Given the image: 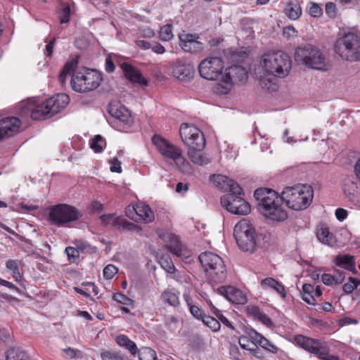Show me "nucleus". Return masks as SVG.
I'll list each match as a JSON object with an SVG mask.
<instances>
[{"mask_svg":"<svg viewBox=\"0 0 360 360\" xmlns=\"http://www.w3.org/2000/svg\"><path fill=\"white\" fill-rule=\"evenodd\" d=\"M218 292L233 304H244L247 302L246 295L239 289L232 286H221Z\"/></svg>","mask_w":360,"mask_h":360,"instance_id":"nucleus-19","label":"nucleus"},{"mask_svg":"<svg viewBox=\"0 0 360 360\" xmlns=\"http://www.w3.org/2000/svg\"><path fill=\"white\" fill-rule=\"evenodd\" d=\"M109 162L110 164V169L112 172H122L121 162L117 160V158H114L113 159L110 160Z\"/></svg>","mask_w":360,"mask_h":360,"instance_id":"nucleus-52","label":"nucleus"},{"mask_svg":"<svg viewBox=\"0 0 360 360\" xmlns=\"http://www.w3.org/2000/svg\"><path fill=\"white\" fill-rule=\"evenodd\" d=\"M343 191L345 195L352 201H356V205L360 206V192L356 183L347 181L344 184Z\"/></svg>","mask_w":360,"mask_h":360,"instance_id":"nucleus-28","label":"nucleus"},{"mask_svg":"<svg viewBox=\"0 0 360 360\" xmlns=\"http://www.w3.org/2000/svg\"><path fill=\"white\" fill-rule=\"evenodd\" d=\"M71 14L70 6L67 4H61L60 9L58 13L60 23H68L70 20Z\"/></svg>","mask_w":360,"mask_h":360,"instance_id":"nucleus-39","label":"nucleus"},{"mask_svg":"<svg viewBox=\"0 0 360 360\" xmlns=\"http://www.w3.org/2000/svg\"><path fill=\"white\" fill-rule=\"evenodd\" d=\"M316 236L318 240L323 244L328 246H333L336 243L335 236L329 231L326 225H321L317 229Z\"/></svg>","mask_w":360,"mask_h":360,"instance_id":"nucleus-26","label":"nucleus"},{"mask_svg":"<svg viewBox=\"0 0 360 360\" xmlns=\"http://www.w3.org/2000/svg\"><path fill=\"white\" fill-rule=\"evenodd\" d=\"M201 150L202 149L188 148L187 155L193 163L202 166L207 165L210 160L201 153Z\"/></svg>","mask_w":360,"mask_h":360,"instance_id":"nucleus-31","label":"nucleus"},{"mask_svg":"<svg viewBox=\"0 0 360 360\" xmlns=\"http://www.w3.org/2000/svg\"><path fill=\"white\" fill-rule=\"evenodd\" d=\"M212 181L221 189L229 192L221 197V205L231 213L238 215H246L250 212V205L240 195L243 190L233 179L226 176L213 175Z\"/></svg>","mask_w":360,"mask_h":360,"instance_id":"nucleus-2","label":"nucleus"},{"mask_svg":"<svg viewBox=\"0 0 360 360\" xmlns=\"http://www.w3.org/2000/svg\"><path fill=\"white\" fill-rule=\"evenodd\" d=\"M159 264L169 274L175 272V266L171 258L166 255H162L159 258Z\"/></svg>","mask_w":360,"mask_h":360,"instance_id":"nucleus-38","label":"nucleus"},{"mask_svg":"<svg viewBox=\"0 0 360 360\" xmlns=\"http://www.w3.org/2000/svg\"><path fill=\"white\" fill-rule=\"evenodd\" d=\"M259 319L266 326H269L272 325V321L271 319L266 316L265 314L260 313L259 314Z\"/></svg>","mask_w":360,"mask_h":360,"instance_id":"nucleus-64","label":"nucleus"},{"mask_svg":"<svg viewBox=\"0 0 360 360\" xmlns=\"http://www.w3.org/2000/svg\"><path fill=\"white\" fill-rule=\"evenodd\" d=\"M65 253L70 262H75L76 259L79 256V252L77 249L73 247H67L65 250Z\"/></svg>","mask_w":360,"mask_h":360,"instance_id":"nucleus-47","label":"nucleus"},{"mask_svg":"<svg viewBox=\"0 0 360 360\" xmlns=\"http://www.w3.org/2000/svg\"><path fill=\"white\" fill-rule=\"evenodd\" d=\"M117 272V269L112 264L107 265L103 269V276L107 279L112 278Z\"/></svg>","mask_w":360,"mask_h":360,"instance_id":"nucleus-51","label":"nucleus"},{"mask_svg":"<svg viewBox=\"0 0 360 360\" xmlns=\"http://www.w3.org/2000/svg\"><path fill=\"white\" fill-rule=\"evenodd\" d=\"M172 75L182 82L189 81L193 76L194 68L185 60H178L172 65Z\"/></svg>","mask_w":360,"mask_h":360,"instance_id":"nucleus-16","label":"nucleus"},{"mask_svg":"<svg viewBox=\"0 0 360 360\" xmlns=\"http://www.w3.org/2000/svg\"><path fill=\"white\" fill-rule=\"evenodd\" d=\"M347 211L343 208H338L335 210V217L340 221H342L347 217Z\"/></svg>","mask_w":360,"mask_h":360,"instance_id":"nucleus-57","label":"nucleus"},{"mask_svg":"<svg viewBox=\"0 0 360 360\" xmlns=\"http://www.w3.org/2000/svg\"><path fill=\"white\" fill-rule=\"evenodd\" d=\"M20 261L18 259H8L6 262V269L8 271L12 277L16 281H20L22 278V275L20 273L19 265Z\"/></svg>","mask_w":360,"mask_h":360,"instance_id":"nucleus-32","label":"nucleus"},{"mask_svg":"<svg viewBox=\"0 0 360 360\" xmlns=\"http://www.w3.org/2000/svg\"><path fill=\"white\" fill-rule=\"evenodd\" d=\"M285 14L290 20H297L302 15V8L297 0H289L286 4Z\"/></svg>","mask_w":360,"mask_h":360,"instance_id":"nucleus-27","label":"nucleus"},{"mask_svg":"<svg viewBox=\"0 0 360 360\" xmlns=\"http://www.w3.org/2000/svg\"><path fill=\"white\" fill-rule=\"evenodd\" d=\"M198 259L210 282L222 283L226 278V269L223 259L211 252H202Z\"/></svg>","mask_w":360,"mask_h":360,"instance_id":"nucleus-5","label":"nucleus"},{"mask_svg":"<svg viewBox=\"0 0 360 360\" xmlns=\"http://www.w3.org/2000/svg\"><path fill=\"white\" fill-rule=\"evenodd\" d=\"M122 70L124 73V76L131 82L141 85H148L147 80L142 76L141 73L127 63L121 65Z\"/></svg>","mask_w":360,"mask_h":360,"instance_id":"nucleus-22","label":"nucleus"},{"mask_svg":"<svg viewBox=\"0 0 360 360\" xmlns=\"http://www.w3.org/2000/svg\"><path fill=\"white\" fill-rule=\"evenodd\" d=\"M271 80L270 79L262 77L259 79V84L264 89L269 91L271 89Z\"/></svg>","mask_w":360,"mask_h":360,"instance_id":"nucleus-59","label":"nucleus"},{"mask_svg":"<svg viewBox=\"0 0 360 360\" xmlns=\"http://www.w3.org/2000/svg\"><path fill=\"white\" fill-rule=\"evenodd\" d=\"M294 342L301 348L314 354L323 356L327 352V344L320 340L311 338L302 335L294 337Z\"/></svg>","mask_w":360,"mask_h":360,"instance_id":"nucleus-14","label":"nucleus"},{"mask_svg":"<svg viewBox=\"0 0 360 360\" xmlns=\"http://www.w3.org/2000/svg\"><path fill=\"white\" fill-rule=\"evenodd\" d=\"M248 335L250 338L255 340L259 346H261L264 349L271 352V353H277L278 348L269 340L264 338L262 335L257 333L255 330H251L248 332Z\"/></svg>","mask_w":360,"mask_h":360,"instance_id":"nucleus-25","label":"nucleus"},{"mask_svg":"<svg viewBox=\"0 0 360 360\" xmlns=\"http://www.w3.org/2000/svg\"><path fill=\"white\" fill-rule=\"evenodd\" d=\"M113 300L118 303L124 305H129L132 302V300L122 293H115L112 297Z\"/></svg>","mask_w":360,"mask_h":360,"instance_id":"nucleus-48","label":"nucleus"},{"mask_svg":"<svg viewBox=\"0 0 360 360\" xmlns=\"http://www.w3.org/2000/svg\"><path fill=\"white\" fill-rule=\"evenodd\" d=\"M337 266L356 273L355 262L354 257L349 255H338L335 261Z\"/></svg>","mask_w":360,"mask_h":360,"instance_id":"nucleus-30","label":"nucleus"},{"mask_svg":"<svg viewBox=\"0 0 360 360\" xmlns=\"http://www.w3.org/2000/svg\"><path fill=\"white\" fill-rule=\"evenodd\" d=\"M120 226H122L124 229L129 231H136L139 230V226L134 223L127 221L125 219L122 217H117L114 219L112 226L119 228Z\"/></svg>","mask_w":360,"mask_h":360,"instance_id":"nucleus-36","label":"nucleus"},{"mask_svg":"<svg viewBox=\"0 0 360 360\" xmlns=\"http://www.w3.org/2000/svg\"><path fill=\"white\" fill-rule=\"evenodd\" d=\"M202 322L213 332H217L221 328L219 321L210 316L206 315L205 317H203Z\"/></svg>","mask_w":360,"mask_h":360,"instance_id":"nucleus-42","label":"nucleus"},{"mask_svg":"<svg viewBox=\"0 0 360 360\" xmlns=\"http://www.w3.org/2000/svg\"><path fill=\"white\" fill-rule=\"evenodd\" d=\"M162 300L173 307H177L179 304V295L172 290H165L161 295Z\"/></svg>","mask_w":360,"mask_h":360,"instance_id":"nucleus-35","label":"nucleus"},{"mask_svg":"<svg viewBox=\"0 0 360 360\" xmlns=\"http://www.w3.org/2000/svg\"><path fill=\"white\" fill-rule=\"evenodd\" d=\"M224 68V61L219 57L207 58L198 65L200 76L207 80H217L221 76Z\"/></svg>","mask_w":360,"mask_h":360,"instance_id":"nucleus-13","label":"nucleus"},{"mask_svg":"<svg viewBox=\"0 0 360 360\" xmlns=\"http://www.w3.org/2000/svg\"><path fill=\"white\" fill-rule=\"evenodd\" d=\"M295 59L298 63L312 69H326L324 55L319 49L310 44L297 47L295 51Z\"/></svg>","mask_w":360,"mask_h":360,"instance_id":"nucleus-7","label":"nucleus"},{"mask_svg":"<svg viewBox=\"0 0 360 360\" xmlns=\"http://www.w3.org/2000/svg\"><path fill=\"white\" fill-rule=\"evenodd\" d=\"M252 342H255V341L250 339L249 335L248 337L243 335L239 338V345L244 349L249 351L252 347Z\"/></svg>","mask_w":360,"mask_h":360,"instance_id":"nucleus-50","label":"nucleus"},{"mask_svg":"<svg viewBox=\"0 0 360 360\" xmlns=\"http://www.w3.org/2000/svg\"><path fill=\"white\" fill-rule=\"evenodd\" d=\"M302 300L309 304L315 305L316 300L312 294L302 293Z\"/></svg>","mask_w":360,"mask_h":360,"instance_id":"nucleus-58","label":"nucleus"},{"mask_svg":"<svg viewBox=\"0 0 360 360\" xmlns=\"http://www.w3.org/2000/svg\"><path fill=\"white\" fill-rule=\"evenodd\" d=\"M152 142L162 156L173 160L179 168L188 165V162L182 156L181 149L179 147L157 134L153 136Z\"/></svg>","mask_w":360,"mask_h":360,"instance_id":"nucleus-11","label":"nucleus"},{"mask_svg":"<svg viewBox=\"0 0 360 360\" xmlns=\"http://www.w3.org/2000/svg\"><path fill=\"white\" fill-rule=\"evenodd\" d=\"M6 360H30L25 350L13 347L7 352Z\"/></svg>","mask_w":360,"mask_h":360,"instance_id":"nucleus-34","label":"nucleus"},{"mask_svg":"<svg viewBox=\"0 0 360 360\" xmlns=\"http://www.w3.org/2000/svg\"><path fill=\"white\" fill-rule=\"evenodd\" d=\"M261 286L264 289H266L267 288L274 289L281 296L282 298H285L286 296L284 285L273 278L269 277L262 280Z\"/></svg>","mask_w":360,"mask_h":360,"instance_id":"nucleus-29","label":"nucleus"},{"mask_svg":"<svg viewBox=\"0 0 360 360\" xmlns=\"http://www.w3.org/2000/svg\"><path fill=\"white\" fill-rule=\"evenodd\" d=\"M179 134L184 143L188 148L203 149L205 146V139L203 134L195 126L191 124L183 123L179 129Z\"/></svg>","mask_w":360,"mask_h":360,"instance_id":"nucleus-12","label":"nucleus"},{"mask_svg":"<svg viewBox=\"0 0 360 360\" xmlns=\"http://www.w3.org/2000/svg\"><path fill=\"white\" fill-rule=\"evenodd\" d=\"M325 10H326V14L329 17H330V18L335 17V15L337 14V8H336V6L334 3H333V2L327 3L326 4Z\"/></svg>","mask_w":360,"mask_h":360,"instance_id":"nucleus-53","label":"nucleus"},{"mask_svg":"<svg viewBox=\"0 0 360 360\" xmlns=\"http://www.w3.org/2000/svg\"><path fill=\"white\" fill-rule=\"evenodd\" d=\"M326 354L318 355V358L321 360H340L339 357L336 355H330L329 354V347L327 346V352Z\"/></svg>","mask_w":360,"mask_h":360,"instance_id":"nucleus-60","label":"nucleus"},{"mask_svg":"<svg viewBox=\"0 0 360 360\" xmlns=\"http://www.w3.org/2000/svg\"><path fill=\"white\" fill-rule=\"evenodd\" d=\"M241 234L245 236L257 235L254 225L247 219H241L234 227L233 236L235 239L240 238Z\"/></svg>","mask_w":360,"mask_h":360,"instance_id":"nucleus-23","label":"nucleus"},{"mask_svg":"<svg viewBox=\"0 0 360 360\" xmlns=\"http://www.w3.org/2000/svg\"><path fill=\"white\" fill-rule=\"evenodd\" d=\"M108 111L109 114L114 117L122 127H129L133 123V119L129 110L126 108L122 103L116 101H112L108 104Z\"/></svg>","mask_w":360,"mask_h":360,"instance_id":"nucleus-15","label":"nucleus"},{"mask_svg":"<svg viewBox=\"0 0 360 360\" xmlns=\"http://www.w3.org/2000/svg\"><path fill=\"white\" fill-rule=\"evenodd\" d=\"M90 146L96 153H101L105 146V141L101 135H96L91 140Z\"/></svg>","mask_w":360,"mask_h":360,"instance_id":"nucleus-41","label":"nucleus"},{"mask_svg":"<svg viewBox=\"0 0 360 360\" xmlns=\"http://www.w3.org/2000/svg\"><path fill=\"white\" fill-rule=\"evenodd\" d=\"M101 81L102 76L99 72L85 68L72 75L71 84L74 91L86 93L97 89Z\"/></svg>","mask_w":360,"mask_h":360,"instance_id":"nucleus-8","label":"nucleus"},{"mask_svg":"<svg viewBox=\"0 0 360 360\" xmlns=\"http://www.w3.org/2000/svg\"><path fill=\"white\" fill-rule=\"evenodd\" d=\"M179 45L181 49L186 52L198 53L201 51L203 48V44L198 41L195 34L182 33L179 36Z\"/></svg>","mask_w":360,"mask_h":360,"instance_id":"nucleus-18","label":"nucleus"},{"mask_svg":"<svg viewBox=\"0 0 360 360\" xmlns=\"http://www.w3.org/2000/svg\"><path fill=\"white\" fill-rule=\"evenodd\" d=\"M82 217L80 212L74 206L68 204H58L51 206L48 214L51 224L58 227H65Z\"/></svg>","mask_w":360,"mask_h":360,"instance_id":"nucleus-9","label":"nucleus"},{"mask_svg":"<svg viewBox=\"0 0 360 360\" xmlns=\"http://www.w3.org/2000/svg\"><path fill=\"white\" fill-rule=\"evenodd\" d=\"M254 197L259 212L273 221H283L288 218V213L283 204L295 210L306 209L311 202L313 190L311 187L299 184L287 187L281 195L272 189L259 188L255 191Z\"/></svg>","mask_w":360,"mask_h":360,"instance_id":"nucleus-1","label":"nucleus"},{"mask_svg":"<svg viewBox=\"0 0 360 360\" xmlns=\"http://www.w3.org/2000/svg\"><path fill=\"white\" fill-rule=\"evenodd\" d=\"M257 342H252V347L250 349L249 352L250 353L253 355L254 356L259 358L260 356V350L257 346Z\"/></svg>","mask_w":360,"mask_h":360,"instance_id":"nucleus-63","label":"nucleus"},{"mask_svg":"<svg viewBox=\"0 0 360 360\" xmlns=\"http://www.w3.org/2000/svg\"><path fill=\"white\" fill-rule=\"evenodd\" d=\"M236 240L238 247L243 252L252 253L259 245L260 237L258 235L245 236L241 234L240 238H237Z\"/></svg>","mask_w":360,"mask_h":360,"instance_id":"nucleus-21","label":"nucleus"},{"mask_svg":"<svg viewBox=\"0 0 360 360\" xmlns=\"http://www.w3.org/2000/svg\"><path fill=\"white\" fill-rule=\"evenodd\" d=\"M310 4L311 6L309 8V13L311 16L314 18L320 17L323 13V11L321 6L316 3H311Z\"/></svg>","mask_w":360,"mask_h":360,"instance_id":"nucleus-49","label":"nucleus"},{"mask_svg":"<svg viewBox=\"0 0 360 360\" xmlns=\"http://www.w3.org/2000/svg\"><path fill=\"white\" fill-rule=\"evenodd\" d=\"M77 63L75 61L68 62L65 64L59 75V81L62 85L65 84L68 75H72L77 66Z\"/></svg>","mask_w":360,"mask_h":360,"instance_id":"nucleus-37","label":"nucleus"},{"mask_svg":"<svg viewBox=\"0 0 360 360\" xmlns=\"http://www.w3.org/2000/svg\"><path fill=\"white\" fill-rule=\"evenodd\" d=\"M334 50L343 60H360V33L349 32L338 39Z\"/></svg>","mask_w":360,"mask_h":360,"instance_id":"nucleus-6","label":"nucleus"},{"mask_svg":"<svg viewBox=\"0 0 360 360\" xmlns=\"http://www.w3.org/2000/svg\"><path fill=\"white\" fill-rule=\"evenodd\" d=\"M0 285L8 288L9 289L12 290L13 291H15L18 295H21L20 289H19L14 284H13L12 283H11L8 281H6V280L0 278Z\"/></svg>","mask_w":360,"mask_h":360,"instance_id":"nucleus-54","label":"nucleus"},{"mask_svg":"<svg viewBox=\"0 0 360 360\" xmlns=\"http://www.w3.org/2000/svg\"><path fill=\"white\" fill-rule=\"evenodd\" d=\"M22 124L16 117H6L0 120V141L17 133Z\"/></svg>","mask_w":360,"mask_h":360,"instance_id":"nucleus-17","label":"nucleus"},{"mask_svg":"<svg viewBox=\"0 0 360 360\" xmlns=\"http://www.w3.org/2000/svg\"><path fill=\"white\" fill-rule=\"evenodd\" d=\"M360 285V281L356 278L349 277V283H345L343 285V290L347 294L352 293L354 289H356L357 287Z\"/></svg>","mask_w":360,"mask_h":360,"instance_id":"nucleus-45","label":"nucleus"},{"mask_svg":"<svg viewBox=\"0 0 360 360\" xmlns=\"http://www.w3.org/2000/svg\"><path fill=\"white\" fill-rule=\"evenodd\" d=\"M261 65L269 75L281 78L286 77L292 67L290 56L282 51L264 53Z\"/></svg>","mask_w":360,"mask_h":360,"instance_id":"nucleus-4","label":"nucleus"},{"mask_svg":"<svg viewBox=\"0 0 360 360\" xmlns=\"http://www.w3.org/2000/svg\"><path fill=\"white\" fill-rule=\"evenodd\" d=\"M115 66L110 58L105 59V70L106 72L111 73L115 70Z\"/></svg>","mask_w":360,"mask_h":360,"instance_id":"nucleus-62","label":"nucleus"},{"mask_svg":"<svg viewBox=\"0 0 360 360\" xmlns=\"http://www.w3.org/2000/svg\"><path fill=\"white\" fill-rule=\"evenodd\" d=\"M166 248L177 257H186V250L183 247L178 236L172 233H167L164 236Z\"/></svg>","mask_w":360,"mask_h":360,"instance_id":"nucleus-20","label":"nucleus"},{"mask_svg":"<svg viewBox=\"0 0 360 360\" xmlns=\"http://www.w3.org/2000/svg\"><path fill=\"white\" fill-rule=\"evenodd\" d=\"M117 217H115L114 214H103L101 217V219L104 224H113L114 219Z\"/></svg>","mask_w":360,"mask_h":360,"instance_id":"nucleus-61","label":"nucleus"},{"mask_svg":"<svg viewBox=\"0 0 360 360\" xmlns=\"http://www.w3.org/2000/svg\"><path fill=\"white\" fill-rule=\"evenodd\" d=\"M70 98L66 94H58L43 102L37 104L34 102L24 103L20 105L22 114L30 115L35 120H45L53 117L66 107Z\"/></svg>","mask_w":360,"mask_h":360,"instance_id":"nucleus-3","label":"nucleus"},{"mask_svg":"<svg viewBox=\"0 0 360 360\" xmlns=\"http://www.w3.org/2000/svg\"><path fill=\"white\" fill-rule=\"evenodd\" d=\"M322 282L326 285H332L335 284V278L334 275H331L329 274H324L322 276Z\"/></svg>","mask_w":360,"mask_h":360,"instance_id":"nucleus-56","label":"nucleus"},{"mask_svg":"<svg viewBox=\"0 0 360 360\" xmlns=\"http://www.w3.org/2000/svg\"><path fill=\"white\" fill-rule=\"evenodd\" d=\"M248 79V72L241 65H233L229 68L221 80L214 87V91L218 94H228L233 83L243 82Z\"/></svg>","mask_w":360,"mask_h":360,"instance_id":"nucleus-10","label":"nucleus"},{"mask_svg":"<svg viewBox=\"0 0 360 360\" xmlns=\"http://www.w3.org/2000/svg\"><path fill=\"white\" fill-rule=\"evenodd\" d=\"M185 300L189 307L190 312L193 316L202 321L203 317H205L206 315L202 313V310L198 307L191 304V298L189 296H185Z\"/></svg>","mask_w":360,"mask_h":360,"instance_id":"nucleus-40","label":"nucleus"},{"mask_svg":"<svg viewBox=\"0 0 360 360\" xmlns=\"http://www.w3.org/2000/svg\"><path fill=\"white\" fill-rule=\"evenodd\" d=\"M102 360H124V356L119 352L105 351L101 354Z\"/></svg>","mask_w":360,"mask_h":360,"instance_id":"nucleus-46","label":"nucleus"},{"mask_svg":"<svg viewBox=\"0 0 360 360\" xmlns=\"http://www.w3.org/2000/svg\"><path fill=\"white\" fill-rule=\"evenodd\" d=\"M136 214L142 219L145 223L151 222L154 220V213L149 205L144 202H138L132 208Z\"/></svg>","mask_w":360,"mask_h":360,"instance_id":"nucleus-24","label":"nucleus"},{"mask_svg":"<svg viewBox=\"0 0 360 360\" xmlns=\"http://www.w3.org/2000/svg\"><path fill=\"white\" fill-rule=\"evenodd\" d=\"M139 360H155L156 353L153 349L146 347L139 352Z\"/></svg>","mask_w":360,"mask_h":360,"instance_id":"nucleus-43","label":"nucleus"},{"mask_svg":"<svg viewBox=\"0 0 360 360\" xmlns=\"http://www.w3.org/2000/svg\"><path fill=\"white\" fill-rule=\"evenodd\" d=\"M335 284H340L342 283L345 278V273L341 270H336L335 271Z\"/></svg>","mask_w":360,"mask_h":360,"instance_id":"nucleus-55","label":"nucleus"},{"mask_svg":"<svg viewBox=\"0 0 360 360\" xmlns=\"http://www.w3.org/2000/svg\"><path fill=\"white\" fill-rule=\"evenodd\" d=\"M116 342L120 347H123L132 354L135 355L137 352L136 344L125 335H119L116 337Z\"/></svg>","mask_w":360,"mask_h":360,"instance_id":"nucleus-33","label":"nucleus"},{"mask_svg":"<svg viewBox=\"0 0 360 360\" xmlns=\"http://www.w3.org/2000/svg\"><path fill=\"white\" fill-rule=\"evenodd\" d=\"M173 37L172 26L167 24L160 28V38L162 41H169Z\"/></svg>","mask_w":360,"mask_h":360,"instance_id":"nucleus-44","label":"nucleus"}]
</instances>
